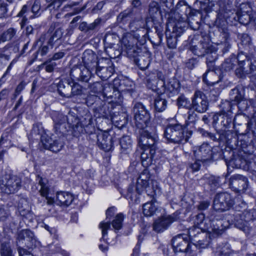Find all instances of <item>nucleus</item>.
Instances as JSON below:
<instances>
[{
  "label": "nucleus",
  "instance_id": "obj_9",
  "mask_svg": "<svg viewBox=\"0 0 256 256\" xmlns=\"http://www.w3.org/2000/svg\"><path fill=\"white\" fill-rule=\"evenodd\" d=\"M188 234L192 242L199 248H206L210 242V237L212 236L210 233L202 232L200 228L195 226L189 228Z\"/></svg>",
  "mask_w": 256,
  "mask_h": 256
},
{
  "label": "nucleus",
  "instance_id": "obj_61",
  "mask_svg": "<svg viewBox=\"0 0 256 256\" xmlns=\"http://www.w3.org/2000/svg\"><path fill=\"white\" fill-rule=\"evenodd\" d=\"M234 67V64L232 62L231 60H226L224 61V62L222 64V69L225 71H229L232 70Z\"/></svg>",
  "mask_w": 256,
  "mask_h": 256
},
{
  "label": "nucleus",
  "instance_id": "obj_12",
  "mask_svg": "<svg viewBox=\"0 0 256 256\" xmlns=\"http://www.w3.org/2000/svg\"><path fill=\"white\" fill-rule=\"evenodd\" d=\"M234 202V200L228 193H218L214 200L213 208L216 211L223 212L229 210Z\"/></svg>",
  "mask_w": 256,
  "mask_h": 256
},
{
  "label": "nucleus",
  "instance_id": "obj_44",
  "mask_svg": "<svg viewBox=\"0 0 256 256\" xmlns=\"http://www.w3.org/2000/svg\"><path fill=\"white\" fill-rule=\"evenodd\" d=\"M178 106L186 108L188 110L191 108L192 103L184 96L181 95L177 99Z\"/></svg>",
  "mask_w": 256,
  "mask_h": 256
},
{
  "label": "nucleus",
  "instance_id": "obj_10",
  "mask_svg": "<svg viewBox=\"0 0 256 256\" xmlns=\"http://www.w3.org/2000/svg\"><path fill=\"white\" fill-rule=\"evenodd\" d=\"M20 186L21 180L16 176H6L0 180V188L2 192L6 194L14 193Z\"/></svg>",
  "mask_w": 256,
  "mask_h": 256
},
{
  "label": "nucleus",
  "instance_id": "obj_53",
  "mask_svg": "<svg viewBox=\"0 0 256 256\" xmlns=\"http://www.w3.org/2000/svg\"><path fill=\"white\" fill-rule=\"evenodd\" d=\"M234 251L231 250L228 244H226L218 251L219 256H232Z\"/></svg>",
  "mask_w": 256,
  "mask_h": 256
},
{
  "label": "nucleus",
  "instance_id": "obj_62",
  "mask_svg": "<svg viewBox=\"0 0 256 256\" xmlns=\"http://www.w3.org/2000/svg\"><path fill=\"white\" fill-rule=\"evenodd\" d=\"M90 88L94 92L98 93L102 90L104 88L100 83L96 82L90 86Z\"/></svg>",
  "mask_w": 256,
  "mask_h": 256
},
{
  "label": "nucleus",
  "instance_id": "obj_47",
  "mask_svg": "<svg viewBox=\"0 0 256 256\" xmlns=\"http://www.w3.org/2000/svg\"><path fill=\"white\" fill-rule=\"evenodd\" d=\"M62 35V30L60 28H58L56 30L54 33L52 34L50 38L48 41L49 46H54V42H56L58 40L60 39Z\"/></svg>",
  "mask_w": 256,
  "mask_h": 256
},
{
  "label": "nucleus",
  "instance_id": "obj_13",
  "mask_svg": "<svg viewBox=\"0 0 256 256\" xmlns=\"http://www.w3.org/2000/svg\"><path fill=\"white\" fill-rule=\"evenodd\" d=\"M209 102L206 95L202 91L196 90L192 98L191 108L199 113L206 112L208 108Z\"/></svg>",
  "mask_w": 256,
  "mask_h": 256
},
{
  "label": "nucleus",
  "instance_id": "obj_28",
  "mask_svg": "<svg viewBox=\"0 0 256 256\" xmlns=\"http://www.w3.org/2000/svg\"><path fill=\"white\" fill-rule=\"evenodd\" d=\"M222 80V77L215 71L208 70L203 75V80L208 86L218 84Z\"/></svg>",
  "mask_w": 256,
  "mask_h": 256
},
{
  "label": "nucleus",
  "instance_id": "obj_19",
  "mask_svg": "<svg viewBox=\"0 0 256 256\" xmlns=\"http://www.w3.org/2000/svg\"><path fill=\"white\" fill-rule=\"evenodd\" d=\"M42 143L46 149H48L54 152H60L64 144L62 138H58L54 140L47 136L44 140L42 139Z\"/></svg>",
  "mask_w": 256,
  "mask_h": 256
},
{
  "label": "nucleus",
  "instance_id": "obj_24",
  "mask_svg": "<svg viewBox=\"0 0 256 256\" xmlns=\"http://www.w3.org/2000/svg\"><path fill=\"white\" fill-rule=\"evenodd\" d=\"M142 49H118V53H124L126 56L130 58H134V61L139 66L140 68L142 70H144L147 68L148 64L146 66H142L140 63V60H144V58L141 56Z\"/></svg>",
  "mask_w": 256,
  "mask_h": 256
},
{
  "label": "nucleus",
  "instance_id": "obj_15",
  "mask_svg": "<svg viewBox=\"0 0 256 256\" xmlns=\"http://www.w3.org/2000/svg\"><path fill=\"white\" fill-rule=\"evenodd\" d=\"M194 154L196 159L203 164L210 162L213 158L212 148L208 144L204 142L194 150Z\"/></svg>",
  "mask_w": 256,
  "mask_h": 256
},
{
  "label": "nucleus",
  "instance_id": "obj_52",
  "mask_svg": "<svg viewBox=\"0 0 256 256\" xmlns=\"http://www.w3.org/2000/svg\"><path fill=\"white\" fill-rule=\"evenodd\" d=\"M232 104L230 102L225 100L221 104L222 110L219 114H232Z\"/></svg>",
  "mask_w": 256,
  "mask_h": 256
},
{
  "label": "nucleus",
  "instance_id": "obj_42",
  "mask_svg": "<svg viewBox=\"0 0 256 256\" xmlns=\"http://www.w3.org/2000/svg\"><path fill=\"white\" fill-rule=\"evenodd\" d=\"M124 215L120 213L118 214L112 222V224L115 230H118L122 228Z\"/></svg>",
  "mask_w": 256,
  "mask_h": 256
},
{
  "label": "nucleus",
  "instance_id": "obj_23",
  "mask_svg": "<svg viewBox=\"0 0 256 256\" xmlns=\"http://www.w3.org/2000/svg\"><path fill=\"white\" fill-rule=\"evenodd\" d=\"M233 116L230 114H216L214 115L213 123L220 128H228L231 126Z\"/></svg>",
  "mask_w": 256,
  "mask_h": 256
},
{
  "label": "nucleus",
  "instance_id": "obj_39",
  "mask_svg": "<svg viewBox=\"0 0 256 256\" xmlns=\"http://www.w3.org/2000/svg\"><path fill=\"white\" fill-rule=\"evenodd\" d=\"M154 104L156 110L162 112L166 110L167 106V101L163 98V95L161 94L156 98Z\"/></svg>",
  "mask_w": 256,
  "mask_h": 256
},
{
  "label": "nucleus",
  "instance_id": "obj_18",
  "mask_svg": "<svg viewBox=\"0 0 256 256\" xmlns=\"http://www.w3.org/2000/svg\"><path fill=\"white\" fill-rule=\"evenodd\" d=\"M92 123V116L90 113H86L80 120L78 118V122H74L73 135L78 136L80 134L86 132L85 128L88 127Z\"/></svg>",
  "mask_w": 256,
  "mask_h": 256
},
{
  "label": "nucleus",
  "instance_id": "obj_58",
  "mask_svg": "<svg viewBox=\"0 0 256 256\" xmlns=\"http://www.w3.org/2000/svg\"><path fill=\"white\" fill-rule=\"evenodd\" d=\"M56 66V64L55 62H52L51 61L46 62L41 65L42 66H44L46 72H52Z\"/></svg>",
  "mask_w": 256,
  "mask_h": 256
},
{
  "label": "nucleus",
  "instance_id": "obj_17",
  "mask_svg": "<svg viewBox=\"0 0 256 256\" xmlns=\"http://www.w3.org/2000/svg\"><path fill=\"white\" fill-rule=\"evenodd\" d=\"M146 81L148 88L152 90L165 86L164 76L162 72L157 70L146 74Z\"/></svg>",
  "mask_w": 256,
  "mask_h": 256
},
{
  "label": "nucleus",
  "instance_id": "obj_45",
  "mask_svg": "<svg viewBox=\"0 0 256 256\" xmlns=\"http://www.w3.org/2000/svg\"><path fill=\"white\" fill-rule=\"evenodd\" d=\"M1 256H14L10 243L3 242L1 245Z\"/></svg>",
  "mask_w": 256,
  "mask_h": 256
},
{
  "label": "nucleus",
  "instance_id": "obj_5",
  "mask_svg": "<svg viewBox=\"0 0 256 256\" xmlns=\"http://www.w3.org/2000/svg\"><path fill=\"white\" fill-rule=\"evenodd\" d=\"M52 118L56 132L63 134L70 132L73 134L72 125L74 122H78L77 117L70 114L64 116L58 112H54L52 114Z\"/></svg>",
  "mask_w": 256,
  "mask_h": 256
},
{
  "label": "nucleus",
  "instance_id": "obj_41",
  "mask_svg": "<svg viewBox=\"0 0 256 256\" xmlns=\"http://www.w3.org/2000/svg\"><path fill=\"white\" fill-rule=\"evenodd\" d=\"M204 178L206 180V182L212 190H214L220 186L219 178L214 176H205Z\"/></svg>",
  "mask_w": 256,
  "mask_h": 256
},
{
  "label": "nucleus",
  "instance_id": "obj_34",
  "mask_svg": "<svg viewBox=\"0 0 256 256\" xmlns=\"http://www.w3.org/2000/svg\"><path fill=\"white\" fill-rule=\"evenodd\" d=\"M71 85L67 82H60L58 86V91L59 94L64 97L71 98L72 94L70 93Z\"/></svg>",
  "mask_w": 256,
  "mask_h": 256
},
{
  "label": "nucleus",
  "instance_id": "obj_50",
  "mask_svg": "<svg viewBox=\"0 0 256 256\" xmlns=\"http://www.w3.org/2000/svg\"><path fill=\"white\" fill-rule=\"evenodd\" d=\"M198 132L200 133L205 138H208L213 141H218L220 139V134L218 135V136H216L215 134L212 133L210 132H208V131H206L204 130L203 128H198Z\"/></svg>",
  "mask_w": 256,
  "mask_h": 256
},
{
  "label": "nucleus",
  "instance_id": "obj_49",
  "mask_svg": "<svg viewBox=\"0 0 256 256\" xmlns=\"http://www.w3.org/2000/svg\"><path fill=\"white\" fill-rule=\"evenodd\" d=\"M146 22L142 18L138 20H134L130 24V27L132 29V31L136 30L140 28H144Z\"/></svg>",
  "mask_w": 256,
  "mask_h": 256
},
{
  "label": "nucleus",
  "instance_id": "obj_40",
  "mask_svg": "<svg viewBox=\"0 0 256 256\" xmlns=\"http://www.w3.org/2000/svg\"><path fill=\"white\" fill-rule=\"evenodd\" d=\"M162 88L171 93L176 94L178 92V90L180 88V84L178 80L176 79H171Z\"/></svg>",
  "mask_w": 256,
  "mask_h": 256
},
{
  "label": "nucleus",
  "instance_id": "obj_3",
  "mask_svg": "<svg viewBox=\"0 0 256 256\" xmlns=\"http://www.w3.org/2000/svg\"><path fill=\"white\" fill-rule=\"evenodd\" d=\"M256 219V211L254 209L240 211V210H232L228 214V220L230 224H234L236 227L248 233L250 231L252 221Z\"/></svg>",
  "mask_w": 256,
  "mask_h": 256
},
{
  "label": "nucleus",
  "instance_id": "obj_51",
  "mask_svg": "<svg viewBox=\"0 0 256 256\" xmlns=\"http://www.w3.org/2000/svg\"><path fill=\"white\" fill-rule=\"evenodd\" d=\"M184 28L182 26V24L178 22L176 24L174 25L172 28V36L177 38L180 36L184 31Z\"/></svg>",
  "mask_w": 256,
  "mask_h": 256
},
{
  "label": "nucleus",
  "instance_id": "obj_32",
  "mask_svg": "<svg viewBox=\"0 0 256 256\" xmlns=\"http://www.w3.org/2000/svg\"><path fill=\"white\" fill-rule=\"evenodd\" d=\"M159 211L158 204L154 202H148L143 205L142 212L144 216H150Z\"/></svg>",
  "mask_w": 256,
  "mask_h": 256
},
{
  "label": "nucleus",
  "instance_id": "obj_64",
  "mask_svg": "<svg viewBox=\"0 0 256 256\" xmlns=\"http://www.w3.org/2000/svg\"><path fill=\"white\" fill-rule=\"evenodd\" d=\"M251 76L254 77L256 79V60L251 62L250 64V72Z\"/></svg>",
  "mask_w": 256,
  "mask_h": 256
},
{
  "label": "nucleus",
  "instance_id": "obj_25",
  "mask_svg": "<svg viewBox=\"0 0 256 256\" xmlns=\"http://www.w3.org/2000/svg\"><path fill=\"white\" fill-rule=\"evenodd\" d=\"M228 167L232 166L236 168H242L248 170L249 168L250 163L244 158L240 156H234L228 160H226Z\"/></svg>",
  "mask_w": 256,
  "mask_h": 256
},
{
  "label": "nucleus",
  "instance_id": "obj_56",
  "mask_svg": "<svg viewBox=\"0 0 256 256\" xmlns=\"http://www.w3.org/2000/svg\"><path fill=\"white\" fill-rule=\"evenodd\" d=\"M251 46L250 38L246 34H244L241 37L240 42L238 44V46L244 48L249 47Z\"/></svg>",
  "mask_w": 256,
  "mask_h": 256
},
{
  "label": "nucleus",
  "instance_id": "obj_43",
  "mask_svg": "<svg viewBox=\"0 0 256 256\" xmlns=\"http://www.w3.org/2000/svg\"><path fill=\"white\" fill-rule=\"evenodd\" d=\"M16 30L14 28H10L4 32L0 38V41L2 42L10 40L16 34Z\"/></svg>",
  "mask_w": 256,
  "mask_h": 256
},
{
  "label": "nucleus",
  "instance_id": "obj_4",
  "mask_svg": "<svg viewBox=\"0 0 256 256\" xmlns=\"http://www.w3.org/2000/svg\"><path fill=\"white\" fill-rule=\"evenodd\" d=\"M196 218L200 220V222H197L198 224L202 225L204 222L206 224L204 228L214 237L222 234L230 225V222L228 220V214L225 218L222 215H218L208 220L204 219V215L200 214L196 216Z\"/></svg>",
  "mask_w": 256,
  "mask_h": 256
},
{
  "label": "nucleus",
  "instance_id": "obj_35",
  "mask_svg": "<svg viewBox=\"0 0 256 256\" xmlns=\"http://www.w3.org/2000/svg\"><path fill=\"white\" fill-rule=\"evenodd\" d=\"M114 84H118V90L120 92H130L133 86V82L128 79H124L120 80H114Z\"/></svg>",
  "mask_w": 256,
  "mask_h": 256
},
{
  "label": "nucleus",
  "instance_id": "obj_36",
  "mask_svg": "<svg viewBox=\"0 0 256 256\" xmlns=\"http://www.w3.org/2000/svg\"><path fill=\"white\" fill-rule=\"evenodd\" d=\"M120 144L122 152L127 154L132 150V140L130 136H123L120 140Z\"/></svg>",
  "mask_w": 256,
  "mask_h": 256
},
{
  "label": "nucleus",
  "instance_id": "obj_48",
  "mask_svg": "<svg viewBox=\"0 0 256 256\" xmlns=\"http://www.w3.org/2000/svg\"><path fill=\"white\" fill-rule=\"evenodd\" d=\"M32 12L34 14V16H31V18H33L34 17H38L40 15L42 10L40 9V3L39 0H34L32 6Z\"/></svg>",
  "mask_w": 256,
  "mask_h": 256
},
{
  "label": "nucleus",
  "instance_id": "obj_6",
  "mask_svg": "<svg viewBox=\"0 0 256 256\" xmlns=\"http://www.w3.org/2000/svg\"><path fill=\"white\" fill-rule=\"evenodd\" d=\"M220 140H225L227 146L232 150L245 152L244 148L248 146V142L246 140V136L245 134L238 135L234 132L228 130L220 134Z\"/></svg>",
  "mask_w": 256,
  "mask_h": 256
},
{
  "label": "nucleus",
  "instance_id": "obj_31",
  "mask_svg": "<svg viewBox=\"0 0 256 256\" xmlns=\"http://www.w3.org/2000/svg\"><path fill=\"white\" fill-rule=\"evenodd\" d=\"M230 100L236 104H238L244 98V90L242 86L238 85L232 89L230 93Z\"/></svg>",
  "mask_w": 256,
  "mask_h": 256
},
{
  "label": "nucleus",
  "instance_id": "obj_27",
  "mask_svg": "<svg viewBox=\"0 0 256 256\" xmlns=\"http://www.w3.org/2000/svg\"><path fill=\"white\" fill-rule=\"evenodd\" d=\"M74 200V195L66 192H57L56 194V201L60 206H68Z\"/></svg>",
  "mask_w": 256,
  "mask_h": 256
},
{
  "label": "nucleus",
  "instance_id": "obj_20",
  "mask_svg": "<svg viewBox=\"0 0 256 256\" xmlns=\"http://www.w3.org/2000/svg\"><path fill=\"white\" fill-rule=\"evenodd\" d=\"M114 138L108 132L98 134L97 136L98 146L106 152L110 151L113 147Z\"/></svg>",
  "mask_w": 256,
  "mask_h": 256
},
{
  "label": "nucleus",
  "instance_id": "obj_59",
  "mask_svg": "<svg viewBox=\"0 0 256 256\" xmlns=\"http://www.w3.org/2000/svg\"><path fill=\"white\" fill-rule=\"evenodd\" d=\"M10 215V212L7 207L0 208V220H5Z\"/></svg>",
  "mask_w": 256,
  "mask_h": 256
},
{
  "label": "nucleus",
  "instance_id": "obj_26",
  "mask_svg": "<svg viewBox=\"0 0 256 256\" xmlns=\"http://www.w3.org/2000/svg\"><path fill=\"white\" fill-rule=\"evenodd\" d=\"M37 181L39 185L40 186V192L42 196L46 197V203L48 205H52L54 202V200L52 198H48L47 196L48 194L49 186L48 185V181L46 178H42V177L38 176Z\"/></svg>",
  "mask_w": 256,
  "mask_h": 256
},
{
  "label": "nucleus",
  "instance_id": "obj_54",
  "mask_svg": "<svg viewBox=\"0 0 256 256\" xmlns=\"http://www.w3.org/2000/svg\"><path fill=\"white\" fill-rule=\"evenodd\" d=\"M192 108H190L188 110V118L186 120V124H188L190 123H194L198 120V116Z\"/></svg>",
  "mask_w": 256,
  "mask_h": 256
},
{
  "label": "nucleus",
  "instance_id": "obj_21",
  "mask_svg": "<svg viewBox=\"0 0 256 256\" xmlns=\"http://www.w3.org/2000/svg\"><path fill=\"white\" fill-rule=\"evenodd\" d=\"M220 6L217 14V18L216 20V24L220 27L224 25L226 20L229 17V12H230V6L228 4L226 5L223 0L218 2Z\"/></svg>",
  "mask_w": 256,
  "mask_h": 256
},
{
  "label": "nucleus",
  "instance_id": "obj_16",
  "mask_svg": "<svg viewBox=\"0 0 256 256\" xmlns=\"http://www.w3.org/2000/svg\"><path fill=\"white\" fill-rule=\"evenodd\" d=\"M189 237L183 234H178L174 237L172 240V246L176 252L191 253V245L189 242Z\"/></svg>",
  "mask_w": 256,
  "mask_h": 256
},
{
  "label": "nucleus",
  "instance_id": "obj_55",
  "mask_svg": "<svg viewBox=\"0 0 256 256\" xmlns=\"http://www.w3.org/2000/svg\"><path fill=\"white\" fill-rule=\"evenodd\" d=\"M99 228L102 230V239L106 242V240L105 239V236L108 234L107 230L110 228V222H102L99 224Z\"/></svg>",
  "mask_w": 256,
  "mask_h": 256
},
{
  "label": "nucleus",
  "instance_id": "obj_8",
  "mask_svg": "<svg viewBox=\"0 0 256 256\" xmlns=\"http://www.w3.org/2000/svg\"><path fill=\"white\" fill-rule=\"evenodd\" d=\"M136 126L138 128L152 127L150 124V114L146 106L140 102L136 103L133 108Z\"/></svg>",
  "mask_w": 256,
  "mask_h": 256
},
{
  "label": "nucleus",
  "instance_id": "obj_22",
  "mask_svg": "<svg viewBox=\"0 0 256 256\" xmlns=\"http://www.w3.org/2000/svg\"><path fill=\"white\" fill-rule=\"evenodd\" d=\"M248 179L240 174H234L230 180V185L232 188L238 192H243L248 187Z\"/></svg>",
  "mask_w": 256,
  "mask_h": 256
},
{
  "label": "nucleus",
  "instance_id": "obj_7",
  "mask_svg": "<svg viewBox=\"0 0 256 256\" xmlns=\"http://www.w3.org/2000/svg\"><path fill=\"white\" fill-rule=\"evenodd\" d=\"M192 132H189V136L184 134L183 126L180 124L168 125L164 130V138L170 142L175 144L186 143L190 138Z\"/></svg>",
  "mask_w": 256,
  "mask_h": 256
},
{
  "label": "nucleus",
  "instance_id": "obj_63",
  "mask_svg": "<svg viewBox=\"0 0 256 256\" xmlns=\"http://www.w3.org/2000/svg\"><path fill=\"white\" fill-rule=\"evenodd\" d=\"M149 13L151 16H154L158 11V4L156 2H152L149 6Z\"/></svg>",
  "mask_w": 256,
  "mask_h": 256
},
{
  "label": "nucleus",
  "instance_id": "obj_30",
  "mask_svg": "<svg viewBox=\"0 0 256 256\" xmlns=\"http://www.w3.org/2000/svg\"><path fill=\"white\" fill-rule=\"evenodd\" d=\"M150 176L146 170H144L137 180L136 190L138 194H140L144 190V187L149 183Z\"/></svg>",
  "mask_w": 256,
  "mask_h": 256
},
{
  "label": "nucleus",
  "instance_id": "obj_37",
  "mask_svg": "<svg viewBox=\"0 0 256 256\" xmlns=\"http://www.w3.org/2000/svg\"><path fill=\"white\" fill-rule=\"evenodd\" d=\"M112 121L116 126L122 128L127 124V115L126 114L122 113L118 116H113L112 118Z\"/></svg>",
  "mask_w": 256,
  "mask_h": 256
},
{
  "label": "nucleus",
  "instance_id": "obj_46",
  "mask_svg": "<svg viewBox=\"0 0 256 256\" xmlns=\"http://www.w3.org/2000/svg\"><path fill=\"white\" fill-rule=\"evenodd\" d=\"M204 56H206V61L212 64L213 62L217 58V54L216 49H206Z\"/></svg>",
  "mask_w": 256,
  "mask_h": 256
},
{
  "label": "nucleus",
  "instance_id": "obj_14",
  "mask_svg": "<svg viewBox=\"0 0 256 256\" xmlns=\"http://www.w3.org/2000/svg\"><path fill=\"white\" fill-rule=\"evenodd\" d=\"M179 214L176 212L171 215L164 216L157 218L153 224V230L158 232H162L166 230L174 222L180 220Z\"/></svg>",
  "mask_w": 256,
  "mask_h": 256
},
{
  "label": "nucleus",
  "instance_id": "obj_57",
  "mask_svg": "<svg viewBox=\"0 0 256 256\" xmlns=\"http://www.w3.org/2000/svg\"><path fill=\"white\" fill-rule=\"evenodd\" d=\"M82 92V87L78 84H74L71 86L70 93L72 94V97L80 94Z\"/></svg>",
  "mask_w": 256,
  "mask_h": 256
},
{
  "label": "nucleus",
  "instance_id": "obj_2",
  "mask_svg": "<svg viewBox=\"0 0 256 256\" xmlns=\"http://www.w3.org/2000/svg\"><path fill=\"white\" fill-rule=\"evenodd\" d=\"M85 60L89 67L94 70V74L102 80H106L114 73V69L108 60L101 58L98 60L96 55L91 49L86 50Z\"/></svg>",
  "mask_w": 256,
  "mask_h": 256
},
{
  "label": "nucleus",
  "instance_id": "obj_38",
  "mask_svg": "<svg viewBox=\"0 0 256 256\" xmlns=\"http://www.w3.org/2000/svg\"><path fill=\"white\" fill-rule=\"evenodd\" d=\"M144 189H146L148 195L151 197H154L160 191L158 182L154 180H152L150 183L149 182L148 186L144 187Z\"/></svg>",
  "mask_w": 256,
  "mask_h": 256
},
{
  "label": "nucleus",
  "instance_id": "obj_60",
  "mask_svg": "<svg viewBox=\"0 0 256 256\" xmlns=\"http://www.w3.org/2000/svg\"><path fill=\"white\" fill-rule=\"evenodd\" d=\"M114 88L113 87L108 86L104 88L102 90L104 96L108 98H112V92L113 93Z\"/></svg>",
  "mask_w": 256,
  "mask_h": 256
},
{
  "label": "nucleus",
  "instance_id": "obj_1",
  "mask_svg": "<svg viewBox=\"0 0 256 256\" xmlns=\"http://www.w3.org/2000/svg\"><path fill=\"white\" fill-rule=\"evenodd\" d=\"M138 138V145L142 150L141 154L142 164L147 168L152 162L156 149L158 139L156 135V128L154 126L140 129Z\"/></svg>",
  "mask_w": 256,
  "mask_h": 256
},
{
  "label": "nucleus",
  "instance_id": "obj_29",
  "mask_svg": "<svg viewBox=\"0 0 256 256\" xmlns=\"http://www.w3.org/2000/svg\"><path fill=\"white\" fill-rule=\"evenodd\" d=\"M18 238L24 240L25 244L28 248H32L33 246H36V240L34 238V233L28 230L20 232L18 234Z\"/></svg>",
  "mask_w": 256,
  "mask_h": 256
},
{
  "label": "nucleus",
  "instance_id": "obj_11",
  "mask_svg": "<svg viewBox=\"0 0 256 256\" xmlns=\"http://www.w3.org/2000/svg\"><path fill=\"white\" fill-rule=\"evenodd\" d=\"M86 50L84 52L83 61L86 66H80L73 67L70 70V76L74 79L82 82H87L89 80L91 74L94 72V70L88 66L86 60H85Z\"/></svg>",
  "mask_w": 256,
  "mask_h": 256
},
{
  "label": "nucleus",
  "instance_id": "obj_33",
  "mask_svg": "<svg viewBox=\"0 0 256 256\" xmlns=\"http://www.w3.org/2000/svg\"><path fill=\"white\" fill-rule=\"evenodd\" d=\"M42 132L43 130L41 124H36L33 126L29 138L35 140H40L42 142V139L44 140L46 137V136H42Z\"/></svg>",
  "mask_w": 256,
  "mask_h": 256
}]
</instances>
